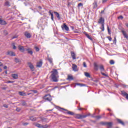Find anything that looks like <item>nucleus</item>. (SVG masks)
Instances as JSON below:
<instances>
[{
  "mask_svg": "<svg viewBox=\"0 0 128 128\" xmlns=\"http://www.w3.org/2000/svg\"><path fill=\"white\" fill-rule=\"evenodd\" d=\"M51 73V78L53 82H58V70H56V69H52Z\"/></svg>",
  "mask_w": 128,
  "mask_h": 128,
  "instance_id": "f257e3e1",
  "label": "nucleus"
},
{
  "mask_svg": "<svg viewBox=\"0 0 128 128\" xmlns=\"http://www.w3.org/2000/svg\"><path fill=\"white\" fill-rule=\"evenodd\" d=\"M98 66L100 67L101 72L104 71V66L102 64L98 66V64L96 62L94 63V68L95 70H98Z\"/></svg>",
  "mask_w": 128,
  "mask_h": 128,
  "instance_id": "f03ea898",
  "label": "nucleus"
},
{
  "mask_svg": "<svg viewBox=\"0 0 128 128\" xmlns=\"http://www.w3.org/2000/svg\"><path fill=\"white\" fill-rule=\"evenodd\" d=\"M43 98L45 100H48V102H50L52 100V96L50 94L45 95V96H44Z\"/></svg>",
  "mask_w": 128,
  "mask_h": 128,
  "instance_id": "7ed1b4c3",
  "label": "nucleus"
},
{
  "mask_svg": "<svg viewBox=\"0 0 128 128\" xmlns=\"http://www.w3.org/2000/svg\"><path fill=\"white\" fill-rule=\"evenodd\" d=\"M24 35L27 38H32V34L30 32H28L27 31L24 32Z\"/></svg>",
  "mask_w": 128,
  "mask_h": 128,
  "instance_id": "20e7f679",
  "label": "nucleus"
},
{
  "mask_svg": "<svg viewBox=\"0 0 128 128\" xmlns=\"http://www.w3.org/2000/svg\"><path fill=\"white\" fill-rule=\"evenodd\" d=\"M62 30H66L67 32L70 30L68 26H66V24H64L62 26Z\"/></svg>",
  "mask_w": 128,
  "mask_h": 128,
  "instance_id": "39448f33",
  "label": "nucleus"
},
{
  "mask_svg": "<svg viewBox=\"0 0 128 128\" xmlns=\"http://www.w3.org/2000/svg\"><path fill=\"white\" fill-rule=\"evenodd\" d=\"M98 24H104V18L101 17L98 20Z\"/></svg>",
  "mask_w": 128,
  "mask_h": 128,
  "instance_id": "423d86ee",
  "label": "nucleus"
},
{
  "mask_svg": "<svg viewBox=\"0 0 128 128\" xmlns=\"http://www.w3.org/2000/svg\"><path fill=\"white\" fill-rule=\"evenodd\" d=\"M72 70H74V72H78V66L76 64H72Z\"/></svg>",
  "mask_w": 128,
  "mask_h": 128,
  "instance_id": "0eeeda50",
  "label": "nucleus"
},
{
  "mask_svg": "<svg viewBox=\"0 0 128 128\" xmlns=\"http://www.w3.org/2000/svg\"><path fill=\"white\" fill-rule=\"evenodd\" d=\"M62 110H65L66 112V113L68 114H70V116H74V114L73 112L68 111V110L64 109V108H62Z\"/></svg>",
  "mask_w": 128,
  "mask_h": 128,
  "instance_id": "6e6552de",
  "label": "nucleus"
},
{
  "mask_svg": "<svg viewBox=\"0 0 128 128\" xmlns=\"http://www.w3.org/2000/svg\"><path fill=\"white\" fill-rule=\"evenodd\" d=\"M18 49L19 50H20V52H24V46L18 45Z\"/></svg>",
  "mask_w": 128,
  "mask_h": 128,
  "instance_id": "1a4fd4ad",
  "label": "nucleus"
},
{
  "mask_svg": "<svg viewBox=\"0 0 128 128\" xmlns=\"http://www.w3.org/2000/svg\"><path fill=\"white\" fill-rule=\"evenodd\" d=\"M28 66L32 70H34V67L31 62H28Z\"/></svg>",
  "mask_w": 128,
  "mask_h": 128,
  "instance_id": "9d476101",
  "label": "nucleus"
},
{
  "mask_svg": "<svg viewBox=\"0 0 128 128\" xmlns=\"http://www.w3.org/2000/svg\"><path fill=\"white\" fill-rule=\"evenodd\" d=\"M7 54L10 56H15L16 54H14V52H12V51H8L7 52Z\"/></svg>",
  "mask_w": 128,
  "mask_h": 128,
  "instance_id": "9b49d317",
  "label": "nucleus"
},
{
  "mask_svg": "<svg viewBox=\"0 0 128 128\" xmlns=\"http://www.w3.org/2000/svg\"><path fill=\"white\" fill-rule=\"evenodd\" d=\"M122 34L124 36V38H126V40H128V34H126V31L122 30Z\"/></svg>",
  "mask_w": 128,
  "mask_h": 128,
  "instance_id": "f8f14e48",
  "label": "nucleus"
},
{
  "mask_svg": "<svg viewBox=\"0 0 128 128\" xmlns=\"http://www.w3.org/2000/svg\"><path fill=\"white\" fill-rule=\"evenodd\" d=\"M42 61H40L39 62H37L36 66H37V68H42Z\"/></svg>",
  "mask_w": 128,
  "mask_h": 128,
  "instance_id": "ddd939ff",
  "label": "nucleus"
},
{
  "mask_svg": "<svg viewBox=\"0 0 128 128\" xmlns=\"http://www.w3.org/2000/svg\"><path fill=\"white\" fill-rule=\"evenodd\" d=\"M106 126H108V128H111L112 126V122H107L106 123Z\"/></svg>",
  "mask_w": 128,
  "mask_h": 128,
  "instance_id": "4468645a",
  "label": "nucleus"
},
{
  "mask_svg": "<svg viewBox=\"0 0 128 128\" xmlns=\"http://www.w3.org/2000/svg\"><path fill=\"white\" fill-rule=\"evenodd\" d=\"M0 24H2V25L6 24V21H4V20L0 18Z\"/></svg>",
  "mask_w": 128,
  "mask_h": 128,
  "instance_id": "2eb2a0df",
  "label": "nucleus"
},
{
  "mask_svg": "<svg viewBox=\"0 0 128 128\" xmlns=\"http://www.w3.org/2000/svg\"><path fill=\"white\" fill-rule=\"evenodd\" d=\"M74 118H78V120L82 119V114H76L74 115Z\"/></svg>",
  "mask_w": 128,
  "mask_h": 128,
  "instance_id": "dca6fc26",
  "label": "nucleus"
},
{
  "mask_svg": "<svg viewBox=\"0 0 128 128\" xmlns=\"http://www.w3.org/2000/svg\"><path fill=\"white\" fill-rule=\"evenodd\" d=\"M18 94L20 96H26V94L24 92H19Z\"/></svg>",
  "mask_w": 128,
  "mask_h": 128,
  "instance_id": "f3484780",
  "label": "nucleus"
},
{
  "mask_svg": "<svg viewBox=\"0 0 128 128\" xmlns=\"http://www.w3.org/2000/svg\"><path fill=\"white\" fill-rule=\"evenodd\" d=\"M26 52H28V54H30L31 56H32V49L30 48H27L26 49Z\"/></svg>",
  "mask_w": 128,
  "mask_h": 128,
  "instance_id": "a211bd4d",
  "label": "nucleus"
},
{
  "mask_svg": "<svg viewBox=\"0 0 128 128\" xmlns=\"http://www.w3.org/2000/svg\"><path fill=\"white\" fill-rule=\"evenodd\" d=\"M117 122L118 124H120L122 126H124V122H122L120 119H117Z\"/></svg>",
  "mask_w": 128,
  "mask_h": 128,
  "instance_id": "6ab92c4d",
  "label": "nucleus"
},
{
  "mask_svg": "<svg viewBox=\"0 0 128 128\" xmlns=\"http://www.w3.org/2000/svg\"><path fill=\"white\" fill-rule=\"evenodd\" d=\"M48 14H49L50 16H51V20H54V13L52 12L51 10H49Z\"/></svg>",
  "mask_w": 128,
  "mask_h": 128,
  "instance_id": "aec40b11",
  "label": "nucleus"
},
{
  "mask_svg": "<svg viewBox=\"0 0 128 128\" xmlns=\"http://www.w3.org/2000/svg\"><path fill=\"white\" fill-rule=\"evenodd\" d=\"M71 56L72 58V60H76V54H74V52H71Z\"/></svg>",
  "mask_w": 128,
  "mask_h": 128,
  "instance_id": "412c9836",
  "label": "nucleus"
},
{
  "mask_svg": "<svg viewBox=\"0 0 128 128\" xmlns=\"http://www.w3.org/2000/svg\"><path fill=\"white\" fill-rule=\"evenodd\" d=\"M54 14L58 20H60V14H58V12H54Z\"/></svg>",
  "mask_w": 128,
  "mask_h": 128,
  "instance_id": "4be33fe9",
  "label": "nucleus"
},
{
  "mask_svg": "<svg viewBox=\"0 0 128 128\" xmlns=\"http://www.w3.org/2000/svg\"><path fill=\"white\" fill-rule=\"evenodd\" d=\"M12 76L14 80H16V78H18V74H12Z\"/></svg>",
  "mask_w": 128,
  "mask_h": 128,
  "instance_id": "5701e85b",
  "label": "nucleus"
},
{
  "mask_svg": "<svg viewBox=\"0 0 128 128\" xmlns=\"http://www.w3.org/2000/svg\"><path fill=\"white\" fill-rule=\"evenodd\" d=\"M30 120H32V122H36V118L34 116H30Z\"/></svg>",
  "mask_w": 128,
  "mask_h": 128,
  "instance_id": "b1692460",
  "label": "nucleus"
},
{
  "mask_svg": "<svg viewBox=\"0 0 128 128\" xmlns=\"http://www.w3.org/2000/svg\"><path fill=\"white\" fill-rule=\"evenodd\" d=\"M48 60L49 62H50V64H52V58H48Z\"/></svg>",
  "mask_w": 128,
  "mask_h": 128,
  "instance_id": "393cba45",
  "label": "nucleus"
},
{
  "mask_svg": "<svg viewBox=\"0 0 128 128\" xmlns=\"http://www.w3.org/2000/svg\"><path fill=\"white\" fill-rule=\"evenodd\" d=\"M67 80H74V78L72 76H68Z\"/></svg>",
  "mask_w": 128,
  "mask_h": 128,
  "instance_id": "a878e982",
  "label": "nucleus"
},
{
  "mask_svg": "<svg viewBox=\"0 0 128 128\" xmlns=\"http://www.w3.org/2000/svg\"><path fill=\"white\" fill-rule=\"evenodd\" d=\"M100 29L102 30V32L104 31V24H102V26L100 27Z\"/></svg>",
  "mask_w": 128,
  "mask_h": 128,
  "instance_id": "bb28decb",
  "label": "nucleus"
},
{
  "mask_svg": "<svg viewBox=\"0 0 128 128\" xmlns=\"http://www.w3.org/2000/svg\"><path fill=\"white\" fill-rule=\"evenodd\" d=\"M86 36L87 38H89V40H92V38L88 34H86Z\"/></svg>",
  "mask_w": 128,
  "mask_h": 128,
  "instance_id": "cd10ccee",
  "label": "nucleus"
},
{
  "mask_svg": "<svg viewBox=\"0 0 128 128\" xmlns=\"http://www.w3.org/2000/svg\"><path fill=\"white\" fill-rule=\"evenodd\" d=\"M85 76H86V78H90V74L88 72H85L84 73Z\"/></svg>",
  "mask_w": 128,
  "mask_h": 128,
  "instance_id": "c85d7f7f",
  "label": "nucleus"
},
{
  "mask_svg": "<svg viewBox=\"0 0 128 128\" xmlns=\"http://www.w3.org/2000/svg\"><path fill=\"white\" fill-rule=\"evenodd\" d=\"M36 126H37V128H42V125L40 124H36Z\"/></svg>",
  "mask_w": 128,
  "mask_h": 128,
  "instance_id": "c756f323",
  "label": "nucleus"
},
{
  "mask_svg": "<svg viewBox=\"0 0 128 128\" xmlns=\"http://www.w3.org/2000/svg\"><path fill=\"white\" fill-rule=\"evenodd\" d=\"M93 5H94V8H96L98 6V4H96V2L94 3Z\"/></svg>",
  "mask_w": 128,
  "mask_h": 128,
  "instance_id": "7c9ffc66",
  "label": "nucleus"
},
{
  "mask_svg": "<svg viewBox=\"0 0 128 128\" xmlns=\"http://www.w3.org/2000/svg\"><path fill=\"white\" fill-rule=\"evenodd\" d=\"M21 104H22V106H26V102L22 101V102H21Z\"/></svg>",
  "mask_w": 128,
  "mask_h": 128,
  "instance_id": "2f4dec72",
  "label": "nucleus"
},
{
  "mask_svg": "<svg viewBox=\"0 0 128 128\" xmlns=\"http://www.w3.org/2000/svg\"><path fill=\"white\" fill-rule=\"evenodd\" d=\"M88 115H81V118H86Z\"/></svg>",
  "mask_w": 128,
  "mask_h": 128,
  "instance_id": "473e14b6",
  "label": "nucleus"
},
{
  "mask_svg": "<svg viewBox=\"0 0 128 128\" xmlns=\"http://www.w3.org/2000/svg\"><path fill=\"white\" fill-rule=\"evenodd\" d=\"M106 122H101L100 124H102V126H106Z\"/></svg>",
  "mask_w": 128,
  "mask_h": 128,
  "instance_id": "72a5a7b5",
  "label": "nucleus"
},
{
  "mask_svg": "<svg viewBox=\"0 0 128 128\" xmlns=\"http://www.w3.org/2000/svg\"><path fill=\"white\" fill-rule=\"evenodd\" d=\"M110 64H114V60H110Z\"/></svg>",
  "mask_w": 128,
  "mask_h": 128,
  "instance_id": "f704fd0d",
  "label": "nucleus"
},
{
  "mask_svg": "<svg viewBox=\"0 0 128 128\" xmlns=\"http://www.w3.org/2000/svg\"><path fill=\"white\" fill-rule=\"evenodd\" d=\"M107 30H108L109 34H110V28L108 27V26H107Z\"/></svg>",
  "mask_w": 128,
  "mask_h": 128,
  "instance_id": "c9c22d12",
  "label": "nucleus"
},
{
  "mask_svg": "<svg viewBox=\"0 0 128 128\" xmlns=\"http://www.w3.org/2000/svg\"><path fill=\"white\" fill-rule=\"evenodd\" d=\"M101 74L102 76H108V74H106L102 72H101Z\"/></svg>",
  "mask_w": 128,
  "mask_h": 128,
  "instance_id": "e433bc0d",
  "label": "nucleus"
},
{
  "mask_svg": "<svg viewBox=\"0 0 128 128\" xmlns=\"http://www.w3.org/2000/svg\"><path fill=\"white\" fill-rule=\"evenodd\" d=\"M15 62H20V59L16 58Z\"/></svg>",
  "mask_w": 128,
  "mask_h": 128,
  "instance_id": "4c0bfd02",
  "label": "nucleus"
},
{
  "mask_svg": "<svg viewBox=\"0 0 128 128\" xmlns=\"http://www.w3.org/2000/svg\"><path fill=\"white\" fill-rule=\"evenodd\" d=\"M35 50H36V52H39L40 51V48L38 46L35 47Z\"/></svg>",
  "mask_w": 128,
  "mask_h": 128,
  "instance_id": "58836bf2",
  "label": "nucleus"
},
{
  "mask_svg": "<svg viewBox=\"0 0 128 128\" xmlns=\"http://www.w3.org/2000/svg\"><path fill=\"white\" fill-rule=\"evenodd\" d=\"M4 36H6V34H8V31L7 30H4Z\"/></svg>",
  "mask_w": 128,
  "mask_h": 128,
  "instance_id": "ea45409f",
  "label": "nucleus"
},
{
  "mask_svg": "<svg viewBox=\"0 0 128 128\" xmlns=\"http://www.w3.org/2000/svg\"><path fill=\"white\" fill-rule=\"evenodd\" d=\"M3 106H4V108H8V106L6 104H4L3 105Z\"/></svg>",
  "mask_w": 128,
  "mask_h": 128,
  "instance_id": "a19ab883",
  "label": "nucleus"
},
{
  "mask_svg": "<svg viewBox=\"0 0 128 128\" xmlns=\"http://www.w3.org/2000/svg\"><path fill=\"white\" fill-rule=\"evenodd\" d=\"M83 66H84V68H86V62H83Z\"/></svg>",
  "mask_w": 128,
  "mask_h": 128,
  "instance_id": "79ce46f5",
  "label": "nucleus"
},
{
  "mask_svg": "<svg viewBox=\"0 0 128 128\" xmlns=\"http://www.w3.org/2000/svg\"><path fill=\"white\" fill-rule=\"evenodd\" d=\"M118 18H119V20H122L124 18V16H120L119 17H118Z\"/></svg>",
  "mask_w": 128,
  "mask_h": 128,
  "instance_id": "37998d69",
  "label": "nucleus"
},
{
  "mask_svg": "<svg viewBox=\"0 0 128 128\" xmlns=\"http://www.w3.org/2000/svg\"><path fill=\"white\" fill-rule=\"evenodd\" d=\"M31 92H34V94H36L38 92V91L36 90H32Z\"/></svg>",
  "mask_w": 128,
  "mask_h": 128,
  "instance_id": "c03bdc74",
  "label": "nucleus"
},
{
  "mask_svg": "<svg viewBox=\"0 0 128 128\" xmlns=\"http://www.w3.org/2000/svg\"><path fill=\"white\" fill-rule=\"evenodd\" d=\"M78 6L80 8V6H82V3H80L78 4Z\"/></svg>",
  "mask_w": 128,
  "mask_h": 128,
  "instance_id": "a18cd8bd",
  "label": "nucleus"
},
{
  "mask_svg": "<svg viewBox=\"0 0 128 128\" xmlns=\"http://www.w3.org/2000/svg\"><path fill=\"white\" fill-rule=\"evenodd\" d=\"M114 44H116V37L114 38Z\"/></svg>",
  "mask_w": 128,
  "mask_h": 128,
  "instance_id": "49530a36",
  "label": "nucleus"
},
{
  "mask_svg": "<svg viewBox=\"0 0 128 128\" xmlns=\"http://www.w3.org/2000/svg\"><path fill=\"white\" fill-rule=\"evenodd\" d=\"M12 48H13V49H14V50H16V46L13 45Z\"/></svg>",
  "mask_w": 128,
  "mask_h": 128,
  "instance_id": "de8ad7c7",
  "label": "nucleus"
},
{
  "mask_svg": "<svg viewBox=\"0 0 128 128\" xmlns=\"http://www.w3.org/2000/svg\"><path fill=\"white\" fill-rule=\"evenodd\" d=\"M76 86H82V84H78V83H77L76 84Z\"/></svg>",
  "mask_w": 128,
  "mask_h": 128,
  "instance_id": "09e8293b",
  "label": "nucleus"
},
{
  "mask_svg": "<svg viewBox=\"0 0 128 128\" xmlns=\"http://www.w3.org/2000/svg\"><path fill=\"white\" fill-rule=\"evenodd\" d=\"M28 122H25L23 124V126H28Z\"/></svg>",
  "mask_w": 128,
  "mask_h": 128,
  "instance_id": "8fccbe9b",
  "label": "nucleus"
},
{
  "mask_svg": "<svg viewBox=\"0 0 128 128\" xmlns=\"http://www.w3.org/2000/svg\"><path fill=\"white\" fill-rule=\"evenodd\" d=\"M108 40H109L110 42L112 41V38H110V36H108Z\"/></svg>",
  "mask_w": 128,
  "mask_h": 128,
  "instance_id": "3c124183",
  "label": "nucleus"
},
{
  "mask_svg": "<svg viewBox=\"0 0 128 128\" xmlns=\"http://www.w3.org/2000/svg\"><path fill=\"white\" fill-rule=\"evenodd\" d=\"M12 82H12V81H8V82H6V84H10V83H12Z\"/></svg>",
  "mask_w": 128,
  "mask_h": 128,
  "instance_id": "603ef678",
  "label": "nucleus"
},
{
  "mask_svg": "<svg viewBox=\"0 0 128 128\" xmlns=\"http://www.w3.org/2000/svg\"><path fill=\"white\" fill-rule=\"evenodd\" d=\"M16 110H17V112H20V108H16Z\"/></svg>",
  "mask_w": 128,
  "mask_h": 128,
  "instance_id": "864d4df0",
  "label": "nucleus"
},
{
  "mask_svg": "<svg viewBox=\"0 0 128 128\" xmlns=\"http://www.w3.org/2000/svg\"><path fill=\"white\" fill-rule=\"evenodd\" d=\"M97 118H102V116H97Z\"/></svg>",
  "mask_w": 128,
  "mask_h": 128,
  "instance_id": "5fc2aeb1",
  "label": "nucleus"
},
{
  "mask_svg": "<svg viewBox=\"0 0 128 128\" xmlns=\"http://www.w3.org/2000/svg\"><path fill=\"white\" fill-rule=\"evenodd\" d=\"M4 70H6V69L8 68V66H4Z\"/></svg>",
  "mask_w": 128,
  "mask_h": 128,
  "instance_id": "6e6d98bb",
  "label": "nucleus"
},
{
  "mask_svg": "<svg viewBox=\"0 0 128 128\" xmlns=\"http://www.w3.org/2000/svg\"><path fill=\"white\" fill-rule=\"evenodd\" d=\"M18 38V36H14L12 38V40L14 38Z\"/></svg>",
  "mask_w": 128,
  "mask_h": 128,
  "instance_id": "4d7b16f0",
  "label": "nucleus"
},
{
  "mask_svg": "<svg viewBox=\"0 0 128 128\" xmlns=\"http://www.w3.org/2000/svg\"><path fill=\"white\" fill-rule=\"evenodd\" d=\"M104 10H102L100 14H104Z\"/></svg>",
  "mask_w": 128,
  "mask_h": 128,
  "instance_id": "13d9d810",
  "label": "nucleus"
},
{
  "mask_svg": "<svg viewBox=\"0 0 128 128\" xmlns=\"http://www.w3.org/2000/svg\"><path fill=\"white\" fill-rule=\"evenodd\" d=\"M110 116H114V114H112V113H110Z\"/></svg>",
  "mask_w": 128,
  "mask_h": 128,
  "instance_id": "bf43d9fd",
  "label": "nucleus"
},
{
  "mask_svg": "<svg viewBox=\"0 0 128 128\" xmlns=\"http://www.w3.org/2000/svg\"><path fill=\"white\" fill-rule=\"evenodd\" d=\"M6 6H8V2H6Z\"/></svg>",
  "mask_w": 128,
  "mask_h": 128,
  "instance_id": "052dcab7",
  "label": "nucleus"
},
{
  "mask_svg": "<svg viewBox=\"0 0 128 128\" xmlns=\"http://www.w3.org/2000/svg\"><path fill=\"white\" fill-rule=\"evenodd\" d=\"M2 66V63L1 62H0V66Z\"/></svg>",
  "mask_w": 128,
  "mask_h": 128,
  "instance_id": "680f3d73",
  "label": "nucleus"
},
{
  "mask_svg": "<svg viewBox=\"0 0 128 128\" xmlns=\"http://www.w3.org/2000/svg\"><path fill=\"white\" fill-rule=\"evenodd\" d=\"M107 0H102V2H106Z\"/></svg>",
  "mask_w": 128,
  "mask_h": 128,
  "instance_id": "e2e57ef3",
  "label": "nucleus"
},
{
  "mask_svg": "<svg viewBox=\"0 0 128 128\" xmlns=\"http://www.w3.org/2000/svg\"><path fill=\"white\" fill-rule=\"evenodd\" d=\"M71 28L72 30H74V26H71Z\"/></svg>",
  "mask_w": 128,
  "mask_h": 128,
  "instance_id": "0e129e2a",
  "label": "nucleus"
},
{
  "mask_svg": "<svg viewBox=\"0 0 128 128\" xmlns=\"http://www.w3.org/2000/svg\"><path fill=\"white\" fill-rule=\"evenodd\" d=\"M38 8H40V10H42V6H39Z\"/></svg>",
  "mask_w": 128,
  "mask_h": 128,
  "instance_id": "69168bd1",
  "label": "nucleus"
},
{
  "mask_svg": "<svg viewBox=\"0 0 128 128\" xmlns=\"http://www.w3.org/2000/svg\"><path fill=\"white\" fill-rule=\"evenodd\" d=\"M126 26H127V28H128V23H126Z\"/></svg>",
  "mask_w": 128,
  "mask_h": 128,
  "instance_id": "338daca9",
  "label": "nucleus"
},
{
  "mask_svg": "<svg viewBox=\"0 0 128 128\" xmlns=\"http://www.w3.org/2000/svg\"><path fill=\"white\" fill-rule=\"evenodd\" d=\"M82 110V108H78V110Z\"/></svg>",
  "mask_w": 128,
  "mask_h": 128,
  "instance_id": "774afa93",
  "label": "nucleus"
}]
</instances>
